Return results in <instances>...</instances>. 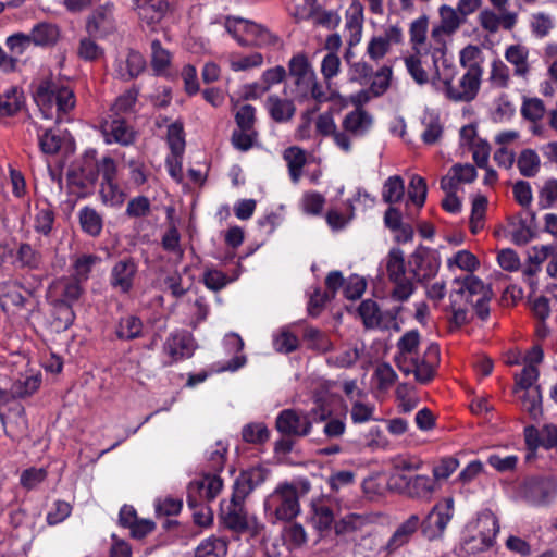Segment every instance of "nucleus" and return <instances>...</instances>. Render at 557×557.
<instances>
[{"label": "nucleus", "mask_w": 557, "mask_h": 557, "mask_svg": "<svg viewBox=\"0 0 557 557\" xmlns=\"http://www.w3.org/2000/svg\"><path fill=\"white\" fill-rule=\"evenodd\" d=\"M453 290L449 295V309L451 321L461 326L468 323L469 309L475 310L479 318L485 320L490 314L488 301L492 298V289L481 278L473 274L453 281Z\"/></svg>", "instance_id": "nucleus-1"}, {"label": "nucleus", "mask_w": 557, "mask_h": 557, "mask_svg": "<svg viewBox=\"0 0 557 557\" xmlns=\"http://www.w3.org/2000/svg\"><path fill=\"white\" fill-rule=\"evenodd\" d=\"M433 69L432 84L444 92L449 100L470 102L476 97L483 73L479 64H469L457 84L454 83L458 73L457 66L448 61L447 55L437 62Z\"/></svg>", "instance_id": "nucleus-2"}, {"label": "nucleus", "mask_w": 557, "mask_h": 557, "mask_svg": "<svg viewBox=\"0 0 557 557\" xmlns=\"http://www.w3.org/2000/svg\"><path fill=\"white\" fill-rule=\"evenodd\" d=\"M288 74L294 83V95L299 101L313 100L325 103L335 100V94L324 90L308 57L299 52L288 61Z\"/></svg>", "instance_id": "nucleus-3"}, {"label": "nucleus", "mask_w": 557, "mask_h": 557, "mask_svg": "<svg viewBox=\"0 0 557 557\" xmlns=\"http://www.w3.org/2000/svg\"><path fill=\"white\" fill-rule=\"evenodd\" d=\"M263 509L271 523L290 522L300 513L299 491L289 482H282L265 497Z\"/></svg>", "instance_id": "nucleus-4"}, {"label": "nucleus", "mask_w": 557, "mask_h": 557, "mask_svg": "<svg viewBox=\"0 0 557 557\" xmlns=\"http://www.w3.org/2000/svg\"><path fill=\"white\" fill-rule=\"evenodd\" d=\"M34 100L44 119L61 117L75 106L71 88L53 81H42L34 92Z\"/></svg>", "instance_id": "nucleus-5"}, {"label": "nucleus", "mask_w": 557, "mask_h": 557, "mask_svg": "<svg viewBox=\"0 0 557 557\" xmlns=\"http://www.w3.org/2000/svg\"><path fill=\"white\" fill-rule=\"evenodd\" d=\"M492 8H485L478 14L480 27L491 34H497L500 29L511 32L519 20L518 11L509 10V0H488Z\"/></svg>", "instance_id": "nucleus-6"}, {"label": "nucleus", "mask_w": 557, "mask_h": 557, "mask_svg": "<svg viewBox=\"0 0 557 557\" xmlns=\"http://www.w3.org/2000/svg\"><path fill=\"white\" fill-rule=\"evenodd\" d=\"M437 13L438 21L432 26L433 50L447 55L448 44L466 21L455 8L448 4L440 5Z\"/></svg>", "instance_id": "nucleus-7"}, {"label": "nucleus", "mask_w": 557, "mask_h": 557, "mask_svg": "<svg viewBox=\"0 0 557 557\" xmlns=\"http://www.w3.org/2000/svg\"><path fill=\"white\" fill-rule=\"evenodd\" d=\"M388 280L394 284L391 296L396 301H406L413 294L412 278L407 275L404 252L398 248L389 250L386 258Z\"/></svg>", "instance_id": "nucleus-8"}, {"label": "nucleus", "mask_w": 557, "mask_h": 557, "mask_svg": "<svg viewBox=\"0 0 557 557\" xmlns=\"http://www.w3.org/2000/svg\"><path fill=\"white\" fill-rule=\"evenodd\" d=\"M313 422L311 410L284 409L276 417L275 426L284 436L301 438L312 432Z\"/></svg>", "instance_id": "nucleus-9"}, {"label": "nucleus", "mask_w": 557, "mask_h": 557, "mask_svg": "<svg viewBox=\"0 0 557 557\" xmlns=\"http://www.w3.org/2000/svg\"><path fill=\"white\" fill-rule=\"evenodd\" d=\"M388 486L411 498L430 499L435 491L434 480L428 475H389Z\"/></svg>", "instance_id": "nucleus-10"}, {"label": "nucleus", "mask_w": 557, "mask_h": 557, "mask_svg": "<svg viewBox=\"0 0 557 557\" xmlns=\"http://www.w3.org/2000/svg\"><path fill=\"white\" fill-rule=\"evenodd\" d=\"M428 30L429 17L426 15H421L413 20L409 26V42L412 52H416L417 54H430L434 66L446 54L437 53L433 50V37L431 34L430 38H428Z\"/></svg>", "instance_id": "nucleus-11"}, {"label": "nucleus", "mask_w": 557, "mask_h": 557, "mask_svg": "<svg viewBox=\"0 0 557 557\" xmlns=\"http://www.w3.org/2000/svg\"><path fill=\"white\" fill-rule=\"evenodd\" d=\"M454 513L453 499L437 503L423 521L420 520L422 533L429 540L441 537Z\"/></svg>", "instance_id": "nucleus-12"}, {"label": "nucleus", "mask_w": 557, "mask_h": 557, "mask_svg": "<svg viewBox=\"0 0 557 557\" xmlns=\"http://www.w3.org/2000/svg\"><path fill=\"white\" fill-rule=\"evenodd\" d=\"M557 495V482L553 476L528 479L521 487V496L533 506L549 503Z\"/></svg>", "instance_id": "nucleus-13"}, {"label": "nucleus", "mask_w": 557, "mask_h": 557, "mask_svg": "<svg viewBox=\"0 0 557 557\" xmlns=\"http://www.w3.org/2000/svg\"><path fill=\"white\" fill-rule=\"evenodd\" d=\"M374 123V119L363 108H355L345 114L341 122L342 134L346 136L349 143V153L354 149V140L364 137L369 134Z\"/></svg>", "instance_id": "nucleus-14"}, {"label": "nucleus", "mask_w": 557, "mask_h": 557, "mask_svg": "<svg viewBox=\"0 0 557 557\" xmlns=\"http://www.w3.org/2000/svg\"><path fill=\"white\" fill-rule=\"evenodd\" d=\"M86 30L89 36L104 38L116 30V21L114 17V7L106 3L96 8L88 16Z\"/></svg>", "instance_id": "nucleus-15"}, {"label": "nucleus", "mask_w": 557, "mask_h": 557, "mask_svg": "<svg viewBox=\"0 0 557 557\" xmlns=\"http://www.w3.org/2000/svg\"><path fill=\"white\" fill-rule=\"evenodd\" d=\"M440 362V348L437 344H430L425 349L423 357H413L408 360L410 374L413 373L419 383H429L435 374V368Z\"/></svg>", "instance_id": "nucleus-16"}, {"label": "nucleus", "mask_w": 557, "mask_h": 557, "mask_svg": "<svg viewBox=\"0 0 557 557\" xmlns=\"http://www.w3.org/2000/svg\"><path fill=\"white\" fill-rule=\"evenodd\" d=\"M410 273L417 281L429 280L436 275L440 269L438 259L426 248H417L409 257Z\"/></svg>", "instance_id": "nucleus-17"}, {"label": "nucleus", "mask_w": 557, "mask_h": 557, "mask_svg": "<svg viewBox=\"0 0 557 557\" xmlns=\"http://www.w3.org/2000/svg\"><path fill=\"white\" fill-rule=\"evenodd\" d=\"M101 133L106 144H117L121 146H129L136 139V132L122 117L110 116L101 125Z\"/></svg>", "instance_id": "nucleus-18"}, {"label": "nucleus", "mask_w": 557, "mask_h": 557, "mask_svg": "<svg viewBox=\"0 0 557 557\" xmlns=\"http://www.w3.org/2000/svg\"><path fill=\"white\" fill-rule=\"evenodd\" d=\"M137 270V263L131 257L116 261L110 272L111 287L121 294L129 293L133 288Z\"/></svg>", "instance_id": "nucleus-19"}, {"label": "nucleus", "mask_w": 557, "mask_h": 557, "mask_svg": "<svg viewBox=\"0 0 557 557\" xmlns=\"http://www.w3.org/2000/svg\"><path fill=\"white\" fill-rule=\"evenodd\" d=\"M244 500L245 499H237L233 491L230 503L221 509V517L224 524L238 533H243L251 528V520L248 518L244 507ZM252 522H256L255 519Z\"/></svg>", "instance_id": "nucleus-20"}, {"label": "nucleus", "mask_w": 557, "mask_h": 557, "mask_svg": "<svg viewBox=\"0 0 557 557\" xmlns=\"http://www.w3.org/2000/svg\"><path fill=\"white\" fill-rule=\"evenodd\" d=\"M311 413L314 422H325L323 434L326 438L337 440L345 434V417H332V411L323 404H317V406L311 409Z\"/></svg>", "instance_id": "nucleus-21"}, {"label": "nucleus", "mask_w": 557, "mask_h": 557, "mask_svg": "<svg viewBox=\"0 0 557 557\" xmlns=\"http://www.w3.org/2000/svg\"><path fill=\"white\" fill-rule=\"evenodd\" d=\"M194 350V339L187 332L172 333L163 344V351L172 362L191 357Z\"/></svg>", "instance_id": "nucleus-22"}, {"label": "nucleus", "mask_w": 557, "mask_h": 557, "mask_svg": "<svg viewBox=\"0 0 557 557\" xmlns=\"http://www.w3.org/2000/svg\"><path fill=\"white\" fill-rule=\"evenodd\" d=\"M529 55V49L521 44L509 45L504 52L505 60L513 67V75L523 82H528L531 74Z\"/></svg>", "instance_id": "nucleus-23"}, {"label": "nucleus", "mask_w": 557, "mask_h": 557, "mask_svg": "<svg viewBox=\"0 0 557 557\" xmlns=\"http://www.w3.org/2000/svg\"><path fill=\"white\" fill-rule=\"evenodd\" d=\"M420 344V334L417 330L406 332L397 343L398 355L395 357V362L398 369L405 374H410V367L407 364L408 360L413 358Z\"/></svg>", "instance_id": "nucleus-24"}, {"label": "nucleus", "mask_w": 557, "mask_h": 557, "mask_svg": "<svg viewBox=\"0 0 557 557\" xmlns=\"http://www.w3.org/2000/svg\"><path fill=\"white\" fill-rule=\"evenodd\" d=\"M317 132L324 137H332L334 145L344 153H349V143L342 127L338 128L334 116L331 112L320 114L315 120Z\"/></svg>", "instance_id": "nucleus-25"}, {"label": "nucleus", "mask_w": 557, "mask_h": 557, "mask_svg": "<svg viewBox=\"0 0 557 557\" xmlns=\"http://www.w3.org/2000/svg\"><path fill=\"white\" fill-rule=\"evenodd\" d=\"M223 482L218 475H205L201 479L194 480L187 487V505L189 508H196L199 504H205L201 497V490L207 488L210 495L220 493Z\"/></svg>", "instance_id": "nucleus-26"}, {"label": "nucleus", "mask_w": 557, "mask_h": 557, "mask_svg": "<svg viewBox=\"0 0 557 557\" xmlns=\"http://www.w3.org/2000/svg\"><path fill=\"white\" fill-rule=\"evenodd\" d=\"M267 479V470L255 467L240 473L234 482V492L237 499H245L256 487Z\"/></svg>", "instance_id": "nucleus-27"}, {"label": "nucleus", "mask_w": 557, "mask_h": 557, "mask_svg": "<svg viewBox=\"0 0 557 557\" xmlns=\"http://www.w3.org/2000/svg\"><path fill=\"white\" fill-rule=\"evenodd\" d=\"M132 8L141 21L152 25L165 15L169 3L166 0H132Z\"/></svg>", "instance_id": "nucleus-28"}, {"label": "nucleus", "mask_w": 557, "mask_h": 557, "mask_svg": "<svg viewBox=\"0 0 557 557\" xmlns=\"http://www.w3.org/2000/svg\"><path fill=\"white\" fill-rule=\"evenodd\" d=\"M81 283V281L73 276L61 277L53 282L51 289L59 297L57 301L69 305L76 302L83 294Z\"/></svg>", "instance_id": "nucleus-29"}, {"label": "nucleus", "mask_w": 557, "mask_h": 557, "mask_svg": "<svg viewBox=\"0 0 557 557\" xmlns=\"http://www.w3.org/2000/svg\"><path fill=\"white\" fill-rule=\"evenodd\" d=\"M146 67L144 57L137 51H129L125 59H117L115 62V72L123 81H129L137 77Z\"/></svg>", "instance_id": "nucleus-30"}, {"label": "nucleus", "mask_w": 557, "mask_h": 557, "mask_svg": "<svg viewBox=\"0 0 557 557\" xmlns=\"http://www.w3.org/2000/svg\"><path fill=\"white\" fill-rule=\"evenodd\" d=\"M342 69L341 58L337 53H326L320 65V72L323 77L324 90L335 94V99L339 98V92L333 87V79L338 76Z\"/></svg>", "instance_id": "nucleus-31"}, {"label": "nucleus", "mask_w": 557, "mask_h": 557, "mask_svg": "<svg viewBox=\"0 0 557 557\" xmlns=\"http://www.w3.org/2000/svg\"><path fill=\"white\" fill-rule=\"evenodd\" d=\"M78 222L82 231L90 237H98L103 228L102 215L92 207L85 206L78 211Z\"/></svg>", "instance_id": "nucleus-32"}, {"label": "nucleus", "mask_w": 557, "mask_h": 557, "mask_svg": "<svg viewBox=\"0 0 557 557\" xmlns=\"http://www.w3.org/2000/svg\"><path fill=\"white\" fill-rule=\"evenodd\" d=\"M528 25L532 36L536 39H543L549 36L555 27L554 17L544 11H535L528 17Z\"/></svg>", "instance_id": "nucleus-33"}, {"label": "nucleus", "mask_w": 557, "mask_h": 557, "mask_svg": "<svg viewBox=\"0 0 557 557\" xmlns=\"http://www.w3.org/2000/svg\"><path fill=\"white\" fill-rule=\"evenodd\" d=\"M35 211L33 225L35 232L44 237H49L54 227V210L49 203H45L44 206L37 205Z\"/></svg>", "instance_id": "nucleus-34"}, {"label": "nucleus", "mask_w": 557, "mask_h": 557, "mask_svg": "<svg viewBox=\"0 0 557 557\" xmlns=\"http://www.w3.org/2000/svg\"><path fill=\"white\" fill-rule=\"evenodd\" d=\"M283 158L287 163L292 181L298 183L307 162L306 151L297 146H292L284 150Z\"/></svg>", "instance_id": "nucleus-35"}, {"label": "nucleus", "mask_w": 557, "mask_h": 557, "mask_svg": "<svg viewBox=\"0 0 557 557\" xmlns=\"http://www.w3.org/2000/svg\"><path fill=\"white\" fill-rule=\"evenodd\" d=\"M345 30L348 33L347 44L350 48L357 46L362 36V11L360 8L349 10L345 16Z\"/></svg>", "instance_id": "nucleus-36"}, {"label": "nucleus", "mask_w": 557, "mask_h": 557, "mask_svg": "<svg viewBox=\"0 0 557 557\" xmlns=\"http://www.w3.org/2000/svg\"><path fill=\"white\" fill-rule=\"evenodd\" d=\"M369 522L368 516L351 512L335 522L334 531L338 536L347 535L362 530Z\"/></svg>", "instance_id": "nucleus-37"}, {"label": "nucleus", "mask_w": 557, "mask_h": 557, "mask_svg": "<svg viewBox=\"0 0 557 557\" xmlns=\"http://www.w3.org/2000/svg\"><path fill=\"white\" fill-rule=\"evenodd\" d=\"M479 525L482 528L480 531L481 546H478L476 548L482 550L493 545L494 539L499 532V522L492 512H486L480 517Z\"/></svg>", "instance_id": "nucleus-38"}, {"label": "nucleus", "mask_w": 557, "mask_h": 557, "mask_svg": "<svg viewBox=\"0 0 557 557\" xmlns=\"http://www.w3.org/2000/svg\"><path fill=\"white\" fill-rule=\"evenodd\" d=\"M23 92L16 86H10L0 95V114L13 115L23 104Z\"/></svg>", "instance_id": "nucleus-39"}, {"label": "nucleus", "mask_w": 557, "mask_h": 557, "mask_svg": "<svg viewBox=\"0 0 557 557\" xmlns=\"http://www.w3.org/2000/svg\"><path fill=\"white\" fill-rule=\"evenodd\" d=\"M267 108L271 117L276 122H286L295 113L293 102L287 99H281L277 96H270L268 98Z\"/></svg>", "instance_id": "nucleus-40"}, {"label": "nucleus", "mask_w": 557, "mask_h": 557, "mask_svg": "<svg viewBox=\"0 0 557 557\" xmlns=\"http://www.w3.org/2000/svg\"><path fill=\"white\" fill-rule=\"evenodd\" d=\"M422 126L421 138L424 144L434 145L442 138L444 128L437 115L426 112L422 117Z\"/></svg>", "instance_id": "nucleus-41"}, {"label": "nucleus", "mask_w": 557, "mask_h": 557, "mask_svg": "<svg viewBox=\"0 0 557 557\" xmlns=\"http://www.w3.org/2000/svg\"><path fill=\"white\" fill-rule=\"evenodd\" d=\"M227 542L222 537L210 536L203 540L195 550V557H226Z\"/></svg>", "instance_id": "nucleus-42"}, {"label": "nucleus", "mask_w": 557, "mask_h": 557, "mask_svg": "<svg viewBox=\"0 0 557 557\" xmlns=\"http://www.w3.org/2000/svg\"><path fill=\"white\" fill-rule=\"evenodd\" d=\"M283 545L290 552L302 547L308 540L305 528L299 523L286 525L282 531Z\"/></svg>", "instance_id": "nucleus-43"}, {"label": "nucleus", "mask_w": 557, "mask_h": 557, "mask_svg": "<svg viewBox=\"0 0 557 557\" xmlns=\"http://www.w3.org/2000/svg\"><path fill=\"white\" fill-rule=\"evenodd\" d=\"M67 136L69 133L66 131L54 128L45 131L44 134L39 136V146L41 151L46 154L57 153Z\"/></svg>", "instance_id": "nucleus-44"}, {"label": "nucleus", "mask_w": 557, "mask_h": 557, "mask_svg": "<svg viewBox=\"0 0 557 557\" xmlns=\"http://www.w3.org/2000/svg\"><path fill=\"white\" fill-rule=\"evenodd\" d=\"M28 36L36 46H49L58 40L59 29L55 25L44 22L35 25Z\"/></svg>", "instance_id": "nucleus-45"}, {"label": "nucleus", "mask_w": 557, "mask_h": 557, "mask_svg": "<svg viewBox=\"0 0 557 557\" xmlns=\"http://www.w3.org/2000/svg\"><path fill=\"white\" fill-rule=\"evenodd\" d=\"M311 522L314 529L320 533L329 531L334 521V513L330 506L323 503L312 504V517Z\"/></svg>", "instance_id": "nucleus-46"}, {"label": "nucleus", "mask_w": 557, "mask_h": 557, "mask_svg": "<svg viewBox=\"0 0 557 557\" xmlns=\"http://www.w3.org/2000/svg\"><path fill=\"white\" fill-rule=\"evenodd\" d=\"M249 41V46L264 47L273 45L277 41V38L272 35L268 29L259 24L248 21L245 37Z\"/></svg>", "instance_id": "nucleus-47"}, {"label": "nucleus", "mask_w": 557, "mask_h": 557, "mask_svg": "<svg viewBox=\"0 0 557 557\" xmlns=\"http://www.w3.org/2000/svg\"><path fill=\"white\" fill-rule=\"evenodd\" d=\"M16 261L22 268L37 270L42 264V255L28 243H22L15 255Z\"/></svg>", "instance_id": "nucleus-48"}, {"label": "nucleus", "mask_w": 557, "mask_h": 557, "mask_svg": "<svg viewBox=\"0 0 557 557\" xmlns=\"http://www.w3.org/2000/svg\"><path fill=\"white\" fill-rule=\"evenodd\" d=\"M143 323L139 318L135 315H127L119 321L115 330V335L122 341H132L141 335Z\"/></svg>", "instance_id": "nucleus-49"}, {"label": "nucleus", "mask_w": 557, "mask_h": 557, "mask_svg": "<svg viewBox=\"0 0 557 557\" xmlns=\"http://www.w3.org/2000/svg\"><path fill=\"white\" fill-rule=\"evenodd\" d=\"M172 55L169 50L162 47L156 39L151 42V67L158 75L166 74L171 65Z\"/></svg>", "instance_id": "nucleus-50"}, {"label": "nucleus", "mask_w": 557, "mask_h": 557, "mask_svg": "<svg viewBox=\"0 0 557 557\" xmlns=\"http://www.w3.org/2000/svg\"><path fill=\"white\" fill-rule=\"evenodd\" d=\"M447 267L449 270L458 268L472 274L475 270L479 269L480 261L471 251L462 249L458 250L447 259Z\"/></svg>", "instance_id": "nucleus-51"}, {"label": "nucleus", "mask_w": 557, "mask_h": 557, "mask_svg": "<svg viewBox=\"0 0 557 557\" xmlns=\"http://www.w3.org/2000/svg\"><path fill=\"white\" fill-rule=\"evenodd\" d=\"M358 313L367 329L382 327V313L374 300H363L358 308Z\"/></svg>", "instance_id": "nucleus-52"}, {"label": "nucleus", "mask_w": 557, "mask_h": 557, "mask_svg": "<svg viewBox=\"0 0 557 557\" xmlns=\"http://www.w3.org/2000/svg\"><path fill=\"white\" fill-rule=\"evenodd\" d=\"M166 141L174 158H181L185 151V135L182 122H174L169 125Z\"/></svg>", "instance_id": "nucleus-53"}, {"label": "nucleus", "mask_w": 557, "mask_h": 557, "mask_svg": "<svg viewBox=\"0 0 557 557\" xmlns=\"http://www.w3.org/2000/svg\"><path fill=\"white\" fill-rule=\"evenodd\" d=\"M522 409L534 420L542 416V396L539 386L529 391H523L520 396Z\"/></svg>", "instance_id": "nucleus-54"}, {"label": "nucleus", "mask_w": 557, "mask_h": 557, "mask_svg": "<svg viewBox=\"0 0 557 557\" xmlns=\"http://www.w3.org/2000/svg\"><path fill=\"white\" fill-rule=\"evenodd\" d=\"M422 461L413 456L398 455L392 459V472L389 475L409 476L410 472L418 471Z\"/></svg>", "instance_id": "nucleus-55"}, {"label": "nucleus", "mask_w": 557, "mask_h": 557, "mask_svg": "<svg viewBox=\"0 0 557 557\" xmlns=\"http://www.w3.org/2000/svg\"><path fill=\"white\" fill-rule=\"evenodd\" d=\"M405 194L404 180L398 176H389L384 185L382 191V198L385 202L393 205L399 202Z\"/></svg>", "instance_id": "nucleus-56"}, {"label": "nucleus", "mask_w": 557, "mask_h": 557, "mask_svg": "<svg viewBox=\"0 0 557 557\" xmlns=\"http://www.w3.org/2000/svg\"><path fill=\"white\" fill-rule=\"evenodd\" d=\"M517 165L523 176L533 177L540 170V157L534 150L524 149L518 157Z\"/></svg>", "instance_id": "nucleus-57"}, {"label": "nucleus", "mask_w": 557, "mask_h": 557, "mask_svg": "<svg viewBox=\"0 0 557 557\" xmlns=\"http://www.w3.org/2000/svg\"><path fill=\"white\" fill-rule=\"evenodd\" d=\"M299 346L298 337L288 329L283 327L273 335V347L277 352L289 354Z\"/></svg>", "instance_id": "nucleus-58"}, {"label": "nucleus", "mask_w": 557, "mask_h": 557, "mask_svg": "<svg viewBox=\"0 0 557 557\" xmlns=\"http://www.w3.org/2000/svg\"><path fill=\"white\" fill-rule=\"evenodd\" d=\"M77 55L84 61L95 62L103 58L104 50L91 37L79 39Z\"/></svg>", "instance_id": "nucleus-59"}, {"label": "nucleus", "mask_w": 557, "mask_h": 557, "mask_svg": "<svg viewBox=\"0 0 557 557\" xmlns=\"http://www.w3.org/2000/svg\"><path fill=\"white\" fill-rule=\"evenodd\" d=\"M99 195L101 201L111 207L120 206L124 201V193L115 181L101 182Z\"/></svg>", "instance_id": "nucleus-60"}, {"label": "nucleus", "mask_w": 557, "mask_h": 557, "mask_svg": "<svg viewBox=\"0 0 557 557\" xmlns=\"http://www.w3.org/2000/svg\"><path fill=\"white\" fill-rule=\"evenodd\" d=\"M490 82L496 88H508L511 81L510 69L500 60L491 64Z\"/></svg>", "instance_id": "nucleus-61"}, {"label": "nucleus", "mask_w": 557, "mask_h": 557, "mask_svg": "<svg viewBox=\"0 0 557 557\" xmlns=\"http://www.w3.org/2000/svg\"><path fill=\"white\" fill-rule=\"evenodd\" d=\"M248 20L242 17L226 16L224 27L226 32L243 47H249V41L245 37Z\"/></svg>", "instance_id": "nucleus-62"}, {"label": "nucleus", "mask_w": 557, "mask_h": 557, "mask_svg": "<svg viewBox=\"0 0 557 557\" xmlns=\"http://www.w3.org/2000/svg\"><path fill=\"white\" fill-rule=\"evenodd\" d=\"M425 54H417L412 52V54L405 58V64L408 73L414 79L416 83L423 85L429 82L430 77L428 72L422 66L421 58Z\"/></svg>", "instance_id": "nucleus-63"}, {"label": "nucleus", "mask_w": 557, "mask_h": 557, "mask_svg": "<svg viewBox=\"0 0 557 557\" xmlns=\"http://www.w3.org/2000/svg\"><path fill=\"white\" fill-rule=\"evenodd\" d=\"M269 435L268 428L261 422L246 424L242 431L243 440L251 444L264 443L268 441Z\"/></svg>", "instance_id": "nucleus-64"}]
</instances>
